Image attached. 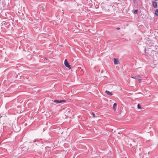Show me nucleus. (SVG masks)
I'll return each instance as SVG.
<instances>
[{"instance_id": "obj_10", "label": "nucleus", "mask_w": 158, "mask_h": 158, "mask_svg": "<svg viewBox=\"0 0 158 158\" xmlns=\"http://www.w3.org/2000/svg\"><path fill=\"white\" fill-rule=\"evenodd\" d=\"M137 108L139 109H141V106L139 104H138L137 105Z\"/></svg>"}, {"instance_id": "obj_14", "label": "nucleus", "mask_w": 158, "mask_h": 158, "mask_svg": "<svg viewBox=\"0 0 158 158\" xmlns=\"http://www.w3.org/2000/svg\"><path fill=\"white\" fill-rule=\"evenodd\" d=\"M2 117V116H1L0 117V118H1Z\"/></svg>"}, {"instance_id": "obj_7", "label": "nucleus", "mask_w": 158, "mask_h": 158, "mask_svg": "<svg viewBox=\"0 0 158 158\" xmlns=\"http://www.w3.org/2000/svg\"><path fill=\"white\" fill-rule=\"evenodd\" d=\"M117 106V104L116 103H115L114 104L113 106V109L114 110V111H115V108Z\"/></svg>"}, {"instance_id": "obj_5", "label": "nucleus", "mask_w": 158, "mask_h": 158, "mask_svg": "<svg viewBox=\"0 0 158 158\" xmlns=\"http://www.w3.org/2000/svg\"><path fill=\"white\" fill-rule=\"evenodd\" d=\"M140 76L138 75L134 77H131V78L134 79L136 80H137L139 78H140Z\"/></svg>"}, {"instance_id": "obj_3", "label": "nucleus", "mask_w": 158, "mask_h": 158, "mask_svg": "<svg viewBox=\"0 0 158 158\" xmlns=\"http://www.w3.org/2000/svg\"><path fill=\"white\" fill-rule=\"evenodd\" d=\"M152 5L153 6V7L155 8H156L157 7V3L156 2L153 1L152 2Z\"/></svg>"}, {"instance_id": "obj_6", "label": "nucleus", "mask_w": 158, "mask_h": 158, "mask_svg": "<svg viewBox=\"0 0 158 158\" xmlns=\"http://www.w3.org/2000/svg\"><path fill=\"white\" fill-rule=\"evenodd\" d=\"M114 63L115 64H117L118 63V61L116 59L114 58Z\"/></svg>"}, {"instance_id": "obj_4", "label": "nucleus", "mask_w": 158, "mask_h": 158, "mask_svg": "<svg viewBox=\"0 0 158 158\" xmlns=\"http://www.w3.org/2000/svg\"><path fill=\"white\" fill-rule=\"evenodd\" d=\"M105 93L107 95L110 96H111L113 95L112 93L111 92H110L108 90H106L105 91Z\"/></svg>"}, {"instance_id": "obj_1", "label": "nucleus", "mask_w": 158, "mask_h": 158, "mask_svg": "<svg viewBox=\"0 0 158 158\" xmlns=\"http://www.w3.org/2000/svg\"><path fill=\"white\" fill-rule=\"evenodd\" d=\"M64 64L65 66L69 68V69H71V67L69 64L68 63L67 59H65L64 61Z\"/></svg>"}, {"instance_id": "obj_8", "label": "nucleus", "mask_w": 158, "mask_h": 158, "mask_svg": "<svg viewBox=\"0 0 158 158\" xmlns=\"http://www.w3.org/2000/svg\"><path fill=\"white\" fill-rule=\"evenodd\" d=\"M155 15L158 16V9L156 10L155 12Z\"/></svg>"}, {"instance_id": "obj_9", "label": "nucleus", "mask_w": 158, "mask_h": 158, "mask_svg": "<svg viewBox=\"0 0 158 158\" xmlns=\"http://www.w3.org/2000/svg\"><path fill=\"white\" fill-rule=\"evenodd\" d=\"M138 10H134V13L135 14H137L138 13Z\"/></svg>"}, {"instance_id": "obj_13", "label": "nucleus", "mask_w": 158, "mask_h": 158, "mask_svg": "<svg viewBox=\"0 0 158 158\" xmlns=\"http://www.w3.org/2000/svg\"><path fill=\"white\" fill-rule=\"evenodd\" d=\"M116 29L118 30H119L120 29V28H119V27L116 28Z\"/></svg>"}, {"instance_id": "obj_15", "label": "nucleus", "mask_w": 158, "mask_h": 158, "mask_svg": "<svg viewBox=\"0 0 158 158\" xmlns=\"http://www.w3.org/2000/svg\"><path fill=\"white\" fill-rule=\"evenodd\" d=\"M45 58V59H46V60H47V58Z\"/></svg>"}, {"instance_id": "obj_11", "label": "nucleus", "mask_w": 158, "mask_h": 158, "mask_svg": "<svg viewBox=\"0 0 158 158\" xmlns=\"http://www.w3.org/2000/svg\"><path fill=\"white\" fill-rule=\"evenodd\" d=\"M138 81L139 82V83H140L141 82V80H142V79L140 78H140H139L138 79Z\"/></svg>"}, {"instance_id": "obj_16", "label": "nucleus", "mask_w": 158, "mask_h": 158, "mask_svg": "<svg viewBox=\"0 0 158 158\" xmlns=\"http://www.w3.org/2000/svg\"><path fill=\"white\" fill-rule=\"evenodd\" d=\"M155 1H156L157 0H154Z\"/></svg>"}, {"instance_id": "obj_12", "label": "nucleus", "mask_w": 158, "mask_h": 158, "mask_svg": "<svg viewBox=\"0 0 158 158\" xmlns=\"http://www.w3.org/2000/svg\"><path fill=\"white\" fill-rule=\"evenodd\" d=\"M92 114H93V117H96V116L95 115V114L93 113H92Z\"/></svg>"}, {"instance_id": "obj_2", "label": "nucleus", "mask_w": 158, "mask_h": 158, "mask_svg": "<svg viewBox=\"0 0 158 158\" xmlns=\"http://www.w3.org/2000/svg\"><path fill=\"white\" fill-rule=\"evenodd\" d=\"M53 101L55 103H60L63 102H65L66 101L64 100H55L54 101Z\"/></svg>"}]
</instances>
